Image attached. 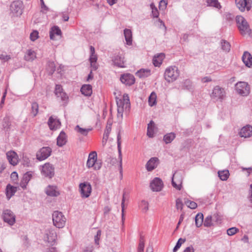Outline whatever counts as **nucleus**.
Segmentation results:
<instances>
[{
    "mask_svg": "<svg viewBox=\"0 0 252 252\" xmlns=\"http://www.w3.org/2000/svg\"><path fill=\"white\" fill-rule=\"evenodd\" d=\"M236 21L238 28L242 35H245L249 33L250 30L249 25L243 16H237L236 17Z\"/></svg>",
    "mask_w": 252,
    "mask_h": 252,
    "instance_id": "obj_5",
    "label": "nucleus"
},
{
    "mask_svg": "<svg viewBox=\"0 0 252 252\" xmlns=\"http://www.w3.org/2000/svg\"><path fill=\"white\" fill-rule=\"evenodd\" d=\"M32 177V173L31 172H27L25 174H24L20 183V186L23 189H25L26 188V186L29 182L30 181Z\"/></svg>",
    "mask_w": 252,
    "mask_h": 252,
    "instance_id": "obj_25",
    "label": "nucleus"
},
{
    "mask_svg": "<svg viewBox=\"0 0 252 252\" xmlns=\"http://www.w3.org/2000/svg\"><path fill=\"white\" fill-rule=\"evenodd\" d=\"M218 175L220 179L222 181H226L229 177V173L228 170H224L218 171Z\"/></svg>",
    "mask_w": 252,
    "mask_h": 252,
    "instance_id": "obj_40",
    "label": "nucleus"
},
{
    "mask_svg": "<svg viewBox=\"0 0 252 252\" xmlns=\"http://www.w3.org/2000/svg\"><path fill=\"white\" fill-rule=\"evenodd\" d=\"M180 75V71L176 66H170L165 70L164 77L168 82H173L176 80Z\"/></svg>",
    "mask_w": 252,
    "mask_h": 252,
    "instance_id": "obj_2",
    "label": "nucleus"
},
{
    "mask_svg": "<svg viewBox=\"0 0 252 252\" xmlns=\"http://www.w3.org/2000/svg\"><path fill=\"white\" fill-rule=\"evenodd\" d=\"M221 48L223 50L228 52L230 49V45L229 42L225 40H222L221 42Z\"/></svg>",
    "mask_w": 252,
    "mask_h": 252,
    "instance_id": "obj_49",
    "label": "nucleus"
},
{
    "mask_svg": "<svg viewBox=\"0 0 252 252\" xmlns=\"http://www.w3.org/2000/svg\"><path fill=\"white\" fill-rule=\"evenodd\" d=\"M82 94L85 96H90L92 94V87L91 85H83L80 90Z\"/></svg>",
    "mask_w": 252,
    "mask_h": 252,
    "instance_id": "obj_32",
    "label": "nucleus"
},
{
    "mask_svg": "<svg viewBox=\"0 0 252 252\" xmlns=\"http://www.w3.org/2000/svg\"><path fill=\"white\" fill-rule=\"evenodd\" d=\"M117 146H118V159H119V170L120 173L121 175H122L123 172V168H122V154L121 151V140H119L117 141Z\"/></svg>",
    "mask_w": 252,
    "mask_h": 252,
    "instance_id": "obj_31",
    "label": "nucleus"
},
{
    "mask_svg": "<svg viewBox=\"0 0 252 252\" xmlns=\"http://www.w3.org/2000/svg\"><path fill=\"white\" fill-rule=\"evenodd\" d=\"M212 216H207L204 221V225L206 227H210L213 225Z\"/></svg>",
    "mask_w": 252,
    "mask_h": 252,
    "instance_id": "obj_47",
    "label": "nucleus"
},
{
    "mask_svg": "<svg viewBox=\"0 0 252 252\" xmlns=\"http://www.w3.org/2000/svg\"><path fill=\"white\" fill-rule=\"evenodd\" d=\"M248 198L249 200L252 203V184L250 185V189L249 190Z\"/></svg>",
    "mask_w": 252,
    "mask_h": 252,
    "instance_id": "obj_63",
    "label": "nucleus"
},
{
    "mask_svg": "<svg viewBox=\"0 0 252 252\" xmlns=\"http://www.w3.org/2000/svg\"><path fill=\"white\" fill-rule=\"evenodd\" d=\"M125 193H123V199L121 203L122 206V220H124V203H125Z\"/></svg>",
    "mask_w": 252,
    "mask_h": 252,
    "instance_id": "obj_62",
    "label": "nucleus"
},
{
    "mask_svg": "<svg viewBox=\"0 0 252 252\" xmlns=\"http://www.w3.org/2000/svg\"><path fill=\"white\" fill-rule=\"evenodd\" d=\"M148 102L150 106H153L156 104L157 94L155 92H153L149 96Z\"/></svg>",
    "mask_w": 252,
    "mask_h": 252,
    "instance_id": "obj_41",
    "label": "nucleus"
},
{
    "mask_svg": "<svg viewBox=\"0 0 252 252\" xmlns=\"http://www.w3.org/2000/svg\"><path fill=\"white\" fill-rule=\"evenodd\" d=\"M57 233L55 230L52 228H47L44 232L43 239L46 242H47L51 245H53L57 239Z\"/></svg>",
    "mask_w": 252,
    "mask_h": 252,
    "instance_id": "obj_6",
    "label": "nucleus"
},
{
    "mask_svg": "<svg viewBox=\"0 0 252 252\" xmlns=\"http://www.w3.org/2000/svg\"><path fill=\"white\" fill-rule=\"evenodd\" d=\"M10 125V122L9 121V118L8 117H5L3 120V124L2 126L4 128H7L9 127Z\"/></svg>",
    "mask_w": 252,
    "mask_h": 252,
    "instance_id": "obj_56",
    "label": "nucleus"
},
{
    "mask_svg": "<svg viewBox=\"0 0 252 252\" xmlns=\"http://www.w3.org/2000/svg\"><path fill=\"white\" fill-rule=\"evenodd\" d=\"M67 142L66 136L64 132L61 131L57 138V144L59 147L64 145Z\"/></svg>",
    "mask_w": 252,
    "mask_h": 252,
    "instance_id": "obj_26",
    "label": "nucleus"
},
{
    "mask_svg": "<svg viewBox=\"0 0 252 252\" xmlns=\"http://www.w3.org/2000/svg\"><path fill=\"white\" fill-rule=\"evenodd\" d=\"M185 203L188 207L192 209H195L197 206V204L195 202L190 200L185 201Z\"/></svg>",
    "mask_w": 252,
    "mask_h": 252,
    "instance_id": "obj_53",
    "label": "nucleus"
},
{
    "mask_svg": "<svg viewBox=\"0 0 252 252\" xmlns=\"http://www.w3.org/2000/svg\"><path fill=\"white\" fill-rule=\"evenodd\" d=\"M97 154L95 151L92 152L89 155L87 162V166L88 168L94 167V170H98L101 168V164L96 162Z\"/></svg>",
    "mask_w": 252,
    "mask_h": 252,
    "instance_id": "obj_7",
    "label": "nucleus"
},
{
    "mask_svg": "<svg viewBox=\"0 0 252 252\" xmlns=\"http://www.w3.org/2000/svg\"><path fill=\"white\" fill-rule=\"evenodd\" d=\"M252 0H235L237 7L241 12L249 11L252 8Z\"/></svg>",
    "mask_w": 252,
    "mask_h": 252,
    "instance_id": "obj_10",
    "label": "nucleus"
},
{
    "mask_svg": "<svg viewBox=\"0 0 252 252\" xmlns=\"http://www.w3.org/2000/svg\"><path fill=\"white\" fill-rule=\"evenodd\" d=\"M56 69V66L53 62H49L48 63L47 70L49 74L52 75Z\"/></svg>",
    "mask_w": 252,
    "mask_h": 252,
    "instance_id": "obj_46",
    "label": "nucleus"
},
{
    "mask_svg": "<svg viewBox=\"0 0 252 252\" xmlns=\"http://www.w3.org/2000/svg\"><path fill=\"white\" fill-rule=\"evenodd\" d=\"M165 56L163 53H160L155 55L153 59V63L155 66H159L162 63Z\"/></svg>",
    "mask_w": 252,
    "mask_h": 252,
    "instance_id": "obj_28",
    "label": "nucleus"
},
{
    "mask_svg": "<svg viewBox=\"0 0 252 252\" xmlns=\"http://www.w3.org/2000/svg\"><path fill=\"white\" fill-rule=\"evenodd\" d=\"M124 33L126 44L128 45H131L132 41V32L131 30L126 29L124 31Z\"/></svg>",
    "mask_w": 252,
    "mask_h": 252,
    "instance_id": "obj_34",
    "label": "nucleus"
},
{
    "mask_svg": "<svg viewBox=\"0 0 252 252\" xmlns=\"http://www.w3.org/2000/svg\"><path fill=\"white\" fill-rule=\"evenodd\" d=\"M111 125L112 124L111 123L109 124L108 123H107L102 141L103 146H104L106 144L107 141L108 139L109 133H110L111 130Z\"/></svg>",
    "mask_w": 252,
    "mask_h": 252,
    "instance_id": "obj_29",
    "label": "nucleus"
},
{
    "mask_svg": "<svg viewBox=\"0 0 252 252\" xmlns=\"http://www.w3.org/2000/svg\"><path fill=\"white\" fill-rule=\"evenodd\" d=\"M55 94L58 97L61 98L62 100H65L67 98L66 94L63 92V89L60 85H56Z\"/></svg>",
    "mask_w": 252,
    "mask_h": 252,
    "instance_id": "obj_23",
    "label": "nucleus"
},
{
    "mask_svg": "<svg viewBox=\"0 0 252 252\" xmlns=\"http://www.w3.org/2000/svg\"><path fill=\"white\" fill-rule=\"evenodd\" d=\"M241 137L249 138L252 136V126L247 125L241 128L239 133Z\"/></svg>",
    "mask_w": 252,
    "mask_h": 252,
    "instance_id": "obj_19",
    "label": "nucleus"
},
{
    "mask_svg": "<svg viewBox=\"0 0 252 252\" xmlns=\"http://www.w3.org/2000/svg\"><path fill=\"white\" fill-rule=\"evenodd\" d=\"M207 5L220 9L221 6L218 0H207Z\"/></svg>",
    "mask_w": 252,
    "mask_h": 252,
    "instance_id": "obj_42",
    "label": "nucleus"
},
{
    "mask_svg": "<svg viewBox=\"0 0 252 252\" xmlns=\"http://www.w3.org/2000/svg\"><path fill=\"white\" fill-rule=\"evenodd\" d=\"M238 230V229L236 227H231L227 229V233L229 236H232L234 235Z\"/></svg>",
    "mask_w": 252,
    "mask_h": 252,
    "instance_id": "obj_58",
    "label": "nucleus"
},
{
    "mask_svg": "<svg viewBox=\"0 0 252 252\" xmlns=\"http://www.w3.org/2000/svg\"><path fill=\"white\" fill-rule=\"evenodd\" d=\"M120 80L122 83L126 85L131 86L135 82L134 76L130 73H126L121 75Z\"/></svg>",
    "mask_w": 252,
    "mask_h": 252,
    "instance_id": "obj_16",
    "label": "nucleus"
},
{
    "mask_svg": "<svg viewBox=\"0 0 252 252\" xmlns=\"http://www.w3.org/2000/svg\"><path fill=\"white\" fill-rule=\"evenodd\" d=\"M79 190L82 198H87L91 195L92 187L89 182H85L79 184Z\"/></svg>",
    "mask_w": 252,
    "mask_h": 252,
    "instance_id": "obj_8",
    "label": "nucleus"
},
{
    "mask_svg": "<svg viewBox=\"0 0 252 252\" xmlns=\"http://www.w3.org/2000/svg\"><path fill=\"white\" fill-rule=\"evenodd\" d=\"M38 37V32L37 31H33L30 34V39L32 41H34Z\"/></svg>",
    "mask_w": 252,
    "mask_h": 252,
    "instance_id": "obj_55",
    "label": "nucleus"
},
{
    "mask_svg": "<svg viewBox=\"0 0 252 252\" xmlns=\"http://www.w3.org/2000/svg\"><path fill=\"white\" fill-rule=\"evenodd\" d=\"M118 117L123 118V113H128L130 108L129 96L127 94H124L122 99H117Z\"/></svg>",
    "mask_w": 252,
    "mask_h": 252,
    "instance_id": "obj_1",
    "label": "nucleus"
},
{
    "mask_svg": "<svg viewBox=\"0 0 252 252\" xmlns=\"http://www.w3.org/2000/svg\"><path fill=\"white\" fill-rule=\"evenodd\" d=\"M183 178L180 172H176L172 176V185L177 189L180 190L182 189Z\"/></svg>",
    "mask_w": 252,
    "mask_h": 252,
    "instance_id": "obj_12",
    "label": "nucleus"
},
{
    "mask_svg": "<svg viewBox=\"0 0 252 252\" xmlns=\"http://www.w3.org/2000/svg\"><path fill=\"white\" fill-rule=\"evenodd\" d=\"M195 221L196 227H200L203 222V215L202 213L197 214L195 216Z\"/></svg>",
    "mask_w": 252,
    "mask_h": 252,
    "instance_id": "obj_39",
    "label": "nucleus"
},
{
    "mask_svg": "<svg viewBox=\"0 0 252 252\" xmlns=\"http://www.w3.org/2000/svg\"><path fill=\"white\" fill-rule=\"evenodd\" d=\"M101 235V231L100 230H97L96 234L94 236V242L96 245L99 244V240Z\"/></svg>",
    "mask_w": 252,
    "mask_h": 252,
    "instance_id": "obj_60",
    "label": "nucleus"
},
{
    "mask_svg": "<svg viewBox=\"0 0 252 252\" xmlns=\"http://www.w3.org/2000/svg\"><path fill=\"white\" fill-rule=\"evenodd\" d=\"M53 224L59 228H63L66 221V218L63 214L60 211H54L52 214Z\"/></svg>",
    "mask_w": 252,
    "mask_h": 252,
    "instance_id": "obj_3",
    "label": "nucleus"
},
{
    "mask_svg": "<svg viewBox=\"0 0 252 252\" xmlns=\"http://www.w3.org/2000/svg\"><path fill=\"white\" fill-rule=\"evenodd\" d=\"M112 61L114 64L118 67L122 68L125 67L124 65V57L123 55H117L115 56L112 59Z\"/></svg>",
    "mask_w": 252,
    "mask_h": 252,
    "instance_id": "obj_22",
    "label": "nucleus"
},
{
    "mask_svg": "<svg viewBox=\"0 0 252 252\" xmlns=\"http://www.w3.org/2000/svg\"><path fill=\"white\" fill-rule=\"evenodd\" d=\"M211 97L216 100L222 101L226 96L224 89L219 86H215L210 94Z\"/></svg>",
    "mask_w": 252,
    "mask_h": 252,
    "instance_id": "obj_4",
    "label": "nucleus"
},
{
    "mask_svg": "<svg viewBox=\"0 0 252 252\" xmlns=\"http://www.w3.org/2000/svg\"><path fill=\"white\" fill-rule=\"evenodd\" d=\"M75 130L82 135L86 136L87 135L88 132L92 130V128H83L80 127L78 125H77L76 126Z\"/></svg>",
    "mask_w": 252,
    "mask_h": 252,
    "instance_id": "obj_45",
    "label": "nucleus"
},
{
    "mask_svg": "<svg viewBox=\"0 0 252 252\" xmlns=\"http://www.w3.org/2000/svg\"><path fill=\"white\" fill-rule=\"evenodd\" d=\"M212 217L213 221L218 223H220L221 222V217L218 213L214 214Z\"/></svg>",
    "mask_w": 252,
    "mask_h": 252,
    "instance_id": "obj_54",
    "label": "nucleus"
},
{
    "mask_svg": "<svg viewBox=\"0 0 252 252\" xmlns=\"http://www.w3.org/2000/svg\"><path fill=\"white\" fill-rule=\"evenodd\" d=\"M6 157L10 164L14 166L17 165L18 162V158L16 152L13 151L7 152Z\"/></svg>",
    "mask_w": 252,
    "mask_h": 252,
    "instance_id": "obj_18",
    "label": "nucleus"
},
{
    "mask_svg": "<svg viewBox=\"0 0 252 252\" xmlns=\"http://www.w3.org/2000/svg\"><path fill=\"white\" fill-rule=\"evenodd\" d=\"M139 208L143 213H146L149 210V203L145 200H142L139 204Z\"/></svg>",
    "mask_w": 252,
    "mask_h": 252,
    "instance_id": "obj_44",
    "label": "nucleus"
},
{
    "mask_svg": "<svg viewBox=\"0 0 252 252\" xmlns=\"http://www.w3.org/2000/svg\"><path fill=\"white\" fill-rule=\"evenodd\" d=\"M17 188L8 184L6 188V194L8 199H9L16 192Z\"/></svg>",
    "mask_w": 252,
    "mask_h": 252,
    "instance_id": "obj_33",
    "label": "nucleus"
},
{
    "mask_svg": "<svg viewBox=\"0 0 252 252\" xmlns=\"http://www.w3.org/2000/svg\"><path fill=\"white\" fill-rule=\"evenodd\" d=\"M38 112V104L37 103L34 102L32 104V113L35 117Z\"/></svg>",
    "mask_w": 252,
    "mask_h": 252,
    "instance_id": "obj_48",
    "label": "nucleus"
},
{
    "mask_svg": "<svg viewBox=\"0 0 252 252\" xmlns=\"http://www.w3.org/2000/svg\"><path fill=\"white\" fill-rule=\"evenodd\" d=\"M94 251V247L92 245H90L86 247L83 251V252H93Z\"/></svg>",
    "mask_w": 252,
    "mask_h": 252,
    "instance_id": "obj_64",
    "label": "nucleus"
},
{
    "mask_svg": "<svg viewBox=\"0 0 252 252\" xmlns=\"http://www.w3.org/2000/svg\"><path fill=\"white\" fill-rule=\"evenodd\" d=\"M23 4L20 1H13L10 5V11L14 16H20L23 13Z\"/></svg>",
    "mask_w": 252,
    "mask_h": 252,
    "instance_id": "obj_11",
    "label": "nucleus"
},
{
    "mask_svg": "<svg viewBox=\"0 0 252 252\" xmlns=\"http://www.w3.org/2000/svg\"><path fill=\"white\" fill-rule=\"evenodd\" d=\"M237 92L243 96L248 95L250 92V87L249 84L245 82H239L236 85Z\"/></svg>",
    "mask_w": 252,
    "mask_h": 252,
    "instance_id": "obj_9",
    "label": "nucleus"
},
{
    "mask_svg": "<svg viewBox=\"0 0 252 252\" xmlns=\"http://www.w3.org/2000/svg\"><path fill=\"white\" fill-rule=\"evenodd\" d=\"M154 127L155 124L153 121H151L148 125L147 127V135L150 137H153L154 135Z\"/></svg>",
    "mask_w": 252,
    "mask_h": 252,
    "instance_id": "obj_38",
    "label": "nucleus"
},
{
    "mask_svg": "<svg viewBox=\"0 0 252 252\" xmlns=\"http://www.w3.org/2000/svg\"><path fill=\"white\" fill-rule=\"evenodd\" d=\"M182 88L184 89L189 90L191 88V82L190 80L186 79L183 82Z\"/></svg>",
    "mask_w": 252,
    "mask_h": 252,
    "instance_id": "obj_50",
    "label": "nucleus"
},
{
    "mask_svg": "<svg viewBox=\"0 0 252 252\" xmlns=\"http://www.w3.org/2000/svg\"><path fill=\"white\" fill-rule=\"evenodd\" d=\"M48 125L51 130H55L60 127L61 122L56 118L51 116L48 120Z\"/></svg>",
    "mask_w": 252,
    "mask_h": 252,
    "instance_id": "obj_21",
    "label": "nucleus"
},
{
    "mask_svg": "<svg viewBox=\"0 0 252 252\" xmlns=\"http://www.w3.org/2000/svg\"><path fill=\"white\" fill-rule=\"evenodd\" d=\"M183 204L181 199L177 198L176 200V207L177 209L182 210L183 209Z\"/></svg>",
    "mask_w": 252,
    "mask_h": 252,
    "instance_id": "obj_57",
    "label": "nucleus"
},
{
    "mask_svg": "<svg viewBox=\"0 0 252 252\" xmlns=\"http://www.w3.org/2000/svg\"><path fill=\"white\" fill-rule=\"evenodd\" d=\"M242 59L243 63L247 66L250 67L252 65V56L249 52L245 51Z\"/></svg>",
    "mask_w": 252,
    "mask_h": 252,
    "instance_id": "obj_24",
    "label": "nucleus"
},
{
    "mask_svg": "<svg viewBox=\"0 0 252 252\" xmlns=\"http://www.w3.org/2000/svg\"><path fill=\"white\" fill-rule=\"evenodd\" d=\"M175 138V134L172 132L165 135L163 140L166 144L171 143Z\"/></svg>",
    "mask_w": 252,
    "mask_h": 252,
    "instance_id": "obj_43",
    "label": "nucleus"
},
{
    "mask_svg": "<svg viewBox=\"0 0 252 252\" xmlns=\"http://www.w3.org/2000/svg\"><path fill=\"white\" fill-rule=\"evenodd\" d=\"M144 241L142 239H140L138 247L137 252H144Z\"/></svg>",
    "mask_w": 252,
    "mask_h": 252,
    "instance_id": "obj_59",
    "label": "nucleus"
},
{
    "mask_svg": "<svg viewBox=\"0 0 252 252\" xmlns=\"http://www.w3.org/2000/svg\"><path fill=\"white\" fill-rule=\"evenodd\" d=\"M89 60L90 62L91 67L94 70H96L98 68V66H97V65L96 63V62L97 60V55L96 54L90 55Z\"/></svg>",
    "mask_w": 252,
    "mask_h": 252,
    "instance_id": "obj_37",
    "label": "nucleus"
},
{
    "mask_svg": "<svg viewBox=\"0 0 252 252\" xmlns=\"http://www.w3.org/2000/svg\"><path fill=\"white\" fill-rule=\"evenodd\" d=\"M24 58L27 61H32L36 58V54L34 51L32 49H29L27 50Z\"/></svg>",
    "mask_w": 252,
    "mask_h": 252,
    "instance_id": "obj_35",
    "label": "nucleus"
},
{
    "mask_svg": "<svg viewBox=\"0 0 252 252\" xmlns=\"http://www.w3.org/2000/svg\"><path fill=\"white\" fill-rule=\"evenodd\" d=\"M3 220L10 225H13L15 222V215L10 210H5L3 212Z\"/></svg>",
    "mask_w": 252,
    "mask_h": 252,
    "instance_id": "obj_15",
    "label": "nucleus"
},
{
    "mask_svg": "<svg viewBox=\"0 0 252 252\" xmlns=\"http://www.w3.org/2000/svg\"><path fill=\"white\" fill-rule=\"evenodd\" d=\"M158 158L154 157L151 158L146 165V167L148 171H152L156 168L158 164Z\"/></svg>",
    "mask_w": 252,
    "mask_h": 252,
    "instance_id": "obj_20",
    "label": "nucleus"
},
{
    "mask_svg": "<svg viewBox=\"0 0 252 252\" xmlns=\"http://www.w3.org/2000/svg\"><path fill=\"white\" fill-rule=\"evenodd\" d=\"M162 187V181L158 178H155L150 183V188L154 191H159L161 190Z\"/></svg>",
    "mask_w": 252,
    "mask_h": 252,
    "instance_id": "obj_17",
    "label": "nucleus"
},
{
    "mask_svg": "<svg viewBox=\"0 0 252 252\" xmlns=\"http://www.w3.org/2000/svg\"><path fill=\"white\" fill-rule=\"evenodd\" d=\"M45 191L48 196H57L59 194L56 186H48L46 189Z\"/></svg>",
    "mask_w": 252,
    "mask_h": 252,
    "instance_id": "obj_30",
    "label": "nucleus"
},
{
    "mask_svg": "<svg viewBox=\"0 0 252 252\" xmlns=\"http://www.w3.org/2000/svg\"><path fill=\"white\" fill-rule=\"evenodd\" d=\"M186 241V239L180 238L176 243V246L174 247L173 250V252H176L180 248L182 244Z\"/></svg>",
    "mask_w": 252,
    "mask_h": 252,
    "instance_id": "obj_51",
    "label": "nucleus"
},
{
    "mask_svg": "<svg viewBox=\"0 0 252 252\" xmlns=\"http://www.w3.org/2000/svg\"><path fill=\"white\" fill-rule=\"evenodd\" d=\"M151 74V71L149 69H141L136 72V75L139 78H145L149 76Z\"/></svg>",
    "mask_w": 252,
    "mask_h": 252,
    "instance_id": "obj_36",
    "label": "nucleus"
},
{
    "mask_svg": "<svg viewBox=\"0 0 252 252\" xmlns=\"http://www.w3.org/2000/svg\"><path fill=\"white\" fill-rule=\"evenodd\" d=\"M167 2L165 0H161L159 2V7L162 10L164 9L166 7Z\"/></svg>",
    "mask_w": 252,
    "mask_h": 252,
    "instance_id": "obj_61",
    "label": "nucleus"
},
{
    "mask_svg": "<svg viewBox=\"0 0 252 252\" xmlns=\"http://www.w3.org/2000/svg\"><path fill=\"white\" fill-rule=\"evenodd\" d=\"M150 7L152 9V13L153 16L154 18H158V17L159 13L157 8L155 7L154 4L153 3H152L150 4Z\"/></svg>",
    "mask_w": 252,
    "mask_h": 252,
    "instance_id": "obj_52",
    "label": "nucleus"
},
{
    "mask_svg": "<svg viewBox=\"0 0 252 252\" xmlns=\"http://www.w3.org/2000/svg\"><path fill=\"white\" fill-rule=\"evenodd\" d=\"M41 174L45 177L51 178L54 176V167L51 164L49 163H46L42 166L41 169Z\"/></svg>",
    "mask_w": 252,
    "mask_h": 252,
    "instance_id": "obj_14",
    "label": "nucleus"
},
{
    "mask_svg": "<svg viewBox=\"0 0 252 252\" xmlns=\"http://www.w3.org/2000/svg\"><path fill=\"white\" fill-rule=\"evenodd\" d=\"M61 30L58 26L53 27L50 31V38L52 40H55V36H61Z\"/></svg>",
    "mask_w": 252,
    "mask_h": 252,
    "instance_id": "obj_27",
    "label": "nucleus"
},
{
    "mask_svg": "<svg viewBox=\"0 0 252 252\" xmlns=\"http://www.w3.org/2000/svg\"><path fill=\"white\" fill-rule=\"evenodd\" d=\"M51 153L52 149L50 147H42L36 154L37 159L40 161L43 160L48 158Z\"/></svg>",
    "mask_w": 252,
    "mask_h": 252,
    "instance_id": "obj_13",
    "label": "nucleus"
}]
</instances>
